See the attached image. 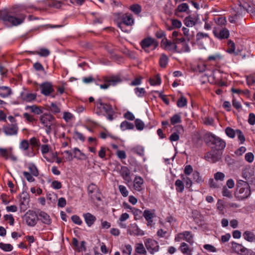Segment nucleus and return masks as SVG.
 Wrapping results in <instances>:
<instances>
[{"mask_svg":"<svg viewBox=\"0 0 255 255\" xmlns=\"http://www.w3.org/2000/svg\"><path fill=\"white\" fill-rule=\"evenodd\" d=\"M74 158L79 159H85L86 158L85 154L82 153L78 148L74 149Z\"/></svg>","mask_w":255,"mask_h":255,"instance_id":"473e14b6","label":"nucleus"},{"mask_svg":"<svg viewBox=\"0 0 255 255\" xmlns=\"http://www.w3.org/2000/svg\"><path fill=\"white\" fill-rule=\"evenodd\" d=\"M213 33L215 37L220 40L227 39L230 35L229 31L226 28H214Z\"/></svg>","mask_w":255,"mask_h":255,"instance_id":"9d476101","label":"nucleus"},{"mask_svg":"<svg viewBox=\"0 0 255 255\" xmlns=\"http://www.w3.org/2000/svg\"><path fill=\"white\" fill-rule=\"evenodd\" d=\"M120 173L123 179L127 183H129L131 181V177L130 176V170L127 166H122Z\"/></svg>","mask_w":255,"mask_h":255,"instance_id":"6ab92c4d","label":"nucleus"},{"mask_svg":"<svg viewBox=\"0 0 255 255\" xmlns=\"http://www.w3.org/2000/svg\"><path fill=\"white\" fill-rule=\"evenodd\" d=\"M25 15L20 14L18 17L11 15L6 10L0 11V18L5 23H8L12 25L16 26L22 23L25 19Z\"/></svg>","mask_w":255,"mask_h":255,"instance_id":"7ed1b4c3","label":"nucleus"},{"mask_svg":"<svg viewBox=\"0 0 255 255\" xmlns=\"http://www.w3.org/2000/svg\"><path fill=\"white\" fill-rule=\"evenodd\" d=\"M168 58L166 55L162 54L159 59V65L161 67L165 68L167 64Z\"/></svg>","mask_w":255,"mask_h":255,"instance_id":"a19ab883","label":"nucleus"},{"mask_svg":"<svg viewBox=\"0 0 255 255\" xmlns=\"http://www.w3.org/2000/svg\"><path fill=\"white\" fill-rule=\"evenodd\" d=\"M187 39L183 37H178L177 31H176V52H188L190 48L188 45Z\"/></svg>","mask_w":255,"mask_h":255,"instance_id":"423d86ee","label":"nucleus"},{"mask_svg":"<svg viewBox=\"0 0 255 255\" xmlns=\"http://www.w3.org/2000/svg\"><path fill=\"white\" fill-rule=\"evenodd\" d=\"M110 85L115 86L122 82V79L119 76H113L106 80Z\"/></svg>","mask_w":255,"mask_h":255,"instance_id":"bb28decb","label":"nucleus"},{"mask_svg":"<svg viewBox=\"0 0 255 255\" xmlns=\"http://www.w3.org/2000/svg\"><path fill=\"white\" fill-rule=\"evenodd\" d=\"M140 45L145 52H148L146 49L151 45H153V49H155L158 45V42L151 37H147L143 39L140 42Z\"/></svg>","mask_w":255,"mask_h":255,"instance_id":"9b49d317","label":"nucleus"},{"mask_svg":"<svg viewBox=\"0 0 255 255\" xmlns=\"http://www.w3.org/2000/svg\"><path fill=\"white\" fill-rule=\"evenodd\" d=\"M130 9L134 13L137 14L141 11V6L138 4H133L130 6Z\"/></svg>","mask_w":255,"mask_h":255,"instance_id":"bf43d9fd","label":"nucleus"},{"mask_svg":"<svg viewBox=\"0 0 255 255\" xmlns=\"http://www.w3.org/2000/svg\"><path fill=\"white\" fill-rule=\"evenodd\" d=\"M217 209L219 210V213L220 214H224V206L222 200L219 199L217 203Z\"/></svg>","mask_w":255,"mask_h":255,"instance_id":"c03bdc74","label":"nucleus"},{"mask_svg":"<svg viewBox=\"0 0 255 255\" xmlns=\"http://www.w3.org/2000/svg\"><path fill=\"white\" fill-rule=\"evenodd\" d=\"M134 92L137 95L138 97H142L144 95L145 93H146L145 90L143 88H135L134 89Z\"/></svg>","mask_w":255,"mask_h":255,"instance_id":"4d7b16f0","label":"nucleus"},{"mask_svg":"<svg viewBox=\"0 0 255 255\" xmlns=\"http://www.w3.org/2000/svg\"><path fill=\"white\" fill-rule=\"evenodd\" d=\"M207 144L211 149L222 152L226 147L225 140L213 133H210L207 138Z\"/></svg>","mask_w":255,"mask_h":255,"instance_id":"f03ea898","label":"nucleus"},{"mask_svg":"<svg viewBox=\"0 0 255 255\" xmlns=\"http://www.w3.org/2000/svg\"><path fill=\"white\" fill-rule=\"evenodd\" d=\"M149 82L151 85H159L161 83V79L159 75L157 74L154 78H150Z\"/></svg>","mask_w":255,"mask_h":255,"instance_id":"49530a36","label":"nucleus"},{"mask_svg":"<svg viewBox=\"0 0 255 255\" xmlns=\"http://www.w3.org/2000/svg\"><path fill=\"white\" fill-rule=\"evenodd\" d=\"M0 249L5 252H10L13 250V247L12 245L9 244L0 243Z\"/></svg>","mask_w":255,"mask_h":255,"instance_id":"de8ad7c7","label":"nucleus"},{"mask_svg":"<svg viewBox=\"0 0 255 255\" xmlns=\"http://www.w3.org/2000/svg\"><path fill=\"white\" fill-rule=\"evenodd\" d=\"M143 180L140 176H136L134 179L133 187L134 189L138 191H141L143 188Z\"/></svg>","mask_w":255,"mask_h":255,"instance_id":"b1692460","label":"nucleus"},{"mask_svg":"<svg viewBox=\"0 0 255 255\" xmlns=\"http://www.w3.org/2000/svg\"><path fill=\"white\" fill-rule=\"evenodd\" d=\"M184 23L187 27H192L197 23V19L191 16H188L184 19Z\"/></svg>","mask_w":255,"mask_h":255,"instance_id":"c85d7f7f","label":"nucleus"},{"mask_svg":"<svg viewBox=\"0 0 255 255\" xmlns=\"http://www.w3.org/2000/svg\"><path fill=\"white\" fill-rule=\"evenodd\" d=\"M188 9V5L186 3H182L179 4L177 8H176V12H185ZM176 15L177 14L176 13Z\"/></svg>","mask_w":255,"mask_h":255,"instance_id":"8fccbe9b","label":"nucleus"},{"mask_svg":"<svg viewBox=\"0 0 255 255\" xmlns=\"http://www.w3.org/2000/svg\"><path fill=\"white\" fill-rule=\"evenodd\" d=\"M119 190L124 197H127L128 194V192L126 187L123 185H119Z\"/></svg>","mask_w":255,"mask_h":255,"instance_id":"0e129e2a","label":"nucleus"},{"mask_svg":"<svg viewBox=\"0 0 255 255\" xmlns=\"http://www.w3.org/2000/svg\"><path fill=\"white\" fill-rule=\"evenodd\" d=\"M133 22L134 20L132 18L131 15H125L123 17L122 21L118 23V26L123 31L127 32L128 30L125 29V26L132 25Z\"/></svg>","mask_w":255,"mask_h":255,"instance_id":"ddd939ff","label":"nucleus"},{"mask_svg":"<svg viewBox=\"0 0 255 255\" xmlns=\"http://www.w3.org/2000/svg\"><path fill=\"white\" fill-rule=\"evenodd\" d=\"M248 123L252 126L255 125V114L254 113H250L248 120Z\"/></svg>","mask_w":255,"mask_h":255,"instance_id":"338daca9","label":"nucleus"},{"mask_svg":"<svg viewBox=\"0 0 255 255\" xmlns=\"http://www.w3.org/2000/svg\"><path fill=\"white\" fill-rule=\"evenodd\" d=\"M203 248L207 251L211 253H215L217 252L216 248L210 244H205L203 246Z\"/></svg>","mask_w":255,"mask_h":255,"instance_id":"052dcab7","label":"nucleus"},{"mask_svg":"<svg viewBox=\"0 0 255 255\" xmlns=\"http://www.w3.org/2000/svg\"><path fill=\"white\" fill-rule=\"evenodd\" d=\"M177 97L178 98L176 101V105L177 107L180 108H184L187 107L188 103L187 98L180 92L178 93Z\"/></svg>","mask_w":255,"mask_h":255,"instance_id":"f3484780","label":"nucleus"},{"mask_svg":"<svg viewBox=\"0 0 255 255\" xmlns=\"http://www.w3.org/2000/svg\"><path fill=\"white\" fill-rule=\"evenodd\" d=\"M128 231L130 235L133 234L135 236H142L144 235L143 232L138 227L135 223L129 225Z\"/></svg>","mask_w":255,"mask_h":255,"instance_id":"4be33fe9","label":"nucleus"},{"mask_svg":"<svg viewBox=\"0 0 255 255\" xmlns=\"http://www.w3.org/2000/svg\"><path fill=\"white\" fill-rule=\"evenodd\" d=\"M222 59V56L220 54H215L210 55L208 57L209 61H214L216 62H219Z\"/></svg>","mask_w":255,"mask_h":255,"instance_id":"3c124183","label":"nucleus"},{"mask_svg":"<svg viewBox=\"0 0 255 255\" xmlns=\"http://www.w3.org/2000/svg\"><path fill=\"white\" fill-rule=\"evenodd\" d=\"M135 125L136 128L138 130H142L144 128V123L142 121L139 119H136L135 121Z\"/></svg>","mask_w":255,"mask_h":255,"instance_id":"69168bd1","label":"nucleus"},{"mask_svg":"<svg viewBox=\"0 0 255 255\" xmlns=\"http://www.w3.org/2000/svg\"><path fill=\"white\" fill-rule=\"evenodd\" d=\"M28 169L33 176H38L39 175V171L35 164L33 163H30L28 166Z\"/></svg>","mask_w":255,"mask_h":255,"instance_id":"72a5a7b5","label":"nucleus"},{"mask_svg":"<svg viewBox=\"0 0 255 255\" xmlns=\"http://www.w3.org/2000/svg\"><path fill=\"white\" fill-rule=\"evenodd\" d=\"M2 130L6 135H15L18 133V127L16 124H8L3 127Z\"/></svg>","mask_w":255,"mask_h":255,"instance_id":"f8f14e48","label":"nucleus"},{"mask_svg":"<svg viewBox=\"0 0 255 255\" xmlns=\"http://www.w3.org/2000/svg\"><path fill=\"white\" fill-rule=\"evenodd\" d=\"M176 31L178 32V37H180V36L182 35V34L183 33L185 36L184 38L187 39V41L190 40V34L189 29L185 27H183L181 29H178V30H176Z\"/></svg>","mask_w":255,"mask_h":255,"instance_id":"7c9ffc66","label":"nucleus"},{"mask_svg":"<svg viewBox=\"0 0 255 255\" xmlns=\"http://www.w3.org/2000/svg\"><path fill=\"white\" fill-rule=\"evenodd\" d=\"M161 46L164 48L168 49H170V47L172 46L174 48L173 49H175L174 39H173V42H171L170 40H168L166 38L164 37L161 41Z\"/></svg>","mask_w":255,"mask_h":255,"instance_id":"cd10ccee","label":"nucleus"},{"mask_svg":"<svg viewBox=\"0 0 255 255\" xmlns=\"http://www.w3.org/2000/svg\"><path fill=\"white\" fill-rule=\"evenodd\" d=\"M41 89V93L45 96H49L54 91L52 85L51 83L44 82L40 85Z\"/></svg>","mask_w":255,"mask_h":255,"instance_id":"dca6fc26","label":"nucleus"},{"mask_svg":"<svg viewBox=\"0 0 255 255\" xmlns=\"http://www.w3.org/2000/svg\"><path fill=\"white\" fill-rule=\"evenodd\" d=\"M135 251L138 254H146V252L142 244H138L135 249Z\"/></svg>","mask_w":255,"mask_h":255,"instance_id":"864d4df0","label":"nucleus"},{"mask_svg":"<svg viewBox=\"0 0 255 255\" xmlns=\"http://www.w3.org/2000/svg\"><path fill=\"white\" fill-rule=\"evenodd\" d=\"M178 250L184 255H192L193 249L189 247L185 243L180 244Z\"/></svg>","mask_w":255,"mask_h":255,"instance_id":"412c9836","label":"nucleus"},{"mask_svg":"<svg viewBox=\"0 0 255 255\" xmlns=\"http://www.w3.org/2000/svg\"><path fill=\"white\" fill-rule=\"evenodd\" d=\"M223 72H221L218 69H214L209 77V81L212 83L217 84L221 87L227 86V82L223 78Z\"/></svg>","mask_w":255,"mask_h":255,"instance_id":"39448f33","label":"nucleus"},{"mask_svg":"<svg viewBox=\"0 0 255 255\" xmlns=\"http://www.w3.org/2000/svg\"><path fill=\"white\" fill-rule=\"evenodd\" d=\"M131 151L139 155V156H143L144 155V149L142 147L138 146L133 147L131 149Z\"/></svg>","mask_w":255,"mask_h":255,"instance_id":"09e8293b","label":"nucleus"},{"mask_svg":"<svg viewBox=\"0 0 255 255\" xmlns=\"http://www.w3.org/2000/svg\"><path fill=\"white\" fill-rule=\"evenodd\" d=\"M240 255H255V252L251 249H249L244 247Z\"/></svg>","mask_w":255,"mask_h":255,"instance_id":"13d9d810","label":"nucleus"},{"mask_svg":"<svg viewBox=\"0 0 255 255\" xmlns=\"http://www.w3.org/2000/svg\"><path fill=\"white\" fill-rule=\"evenodd\" d=\"M209 39L210 37L208 33L199 32L196 35V43L202 46H203L204 43L207 42Z\"/></svg>","mask_w":255,"mask_h":255,"instance_id":"2eb2a0df","label":"nucleus"},{"mask_svg":"<svg viewBox=\"0 0 255 255\" xmlns=\"http://www.w3.org/2000/svg\"><path fill=\"white\" fill-rule=\"evenodd\" d=\"M154 213L151 211L145 210L143 212V216L149 224L152 222V218L154 217Z\"/></svg>","mask_w":255,"mask_h":255,"instance_id":"2f4dec72","label":"nucleus"},{"mask_svg":"<svg viewBox=\"0 0 255 255\" xmlns=\"http://www.w3.org/2000/svg\"><path fill=\"white\" fill-rule=\"evenodd\" d=\"M237 129L235 130L231 127H227L225 129V133L227 135L232 138H233L235 137L236 135Z\"/></svg>","mask_w":255,"mask_h":255,"instance_id":"f704fd0d","label":"nucleus"},{"mask_svg":"<svg viewBox=\"0 0 255 255\" xmlns=\"http://www.w3.org/2000/svg\"><path fill=\"white\" fill-rule=\"evenodd\" d=\"M247 84L248 86L253 87L255 89V77L252 75L248 76L246 77Z\"/></svg>","mask_w":255,"mask_h":255,"instance_id":"e433bc0d","label":"nucleus"},{"mask_svg":"<svg viewBox=\"0 0 255 255\" xmlns=\"http://www.w3.org/2000/svg\"><path fill=\"white\" fill-rule=\"evenodd\" d=\"M251 194L250 186L248 182L243 180H239L237 183V189L235 193V197L238 200H244L247 199Z\"/></svg>","mask_w":255,"mask_h":255,"instance_id":"f257e3e1","label":"nucleus"},{"mask_svg":"<svg viewBox=\"0 0 255 255\" xmlns=\"http://www.w3.org/2000/svg\"><path fill=\"white\" fill-rule=\"evenodd\" d=\"M48 109L54 114L59 113L61 111L60 108L54 103H51L50 106L48 107Z\"/></svg>","mask_w":255,"mask_h":255,"instance_id":"c9c22d12","label":"nucleus"},{"mask_svg":"<svg viewBox=\"0 0 255 255\" xmlns=\"http://www.w3.org/2000/svg\"><path fill=\"white\" fill-rule=\"evenodd\" d=\"M23 176L27 179V180L30 182H32L35 181V179L33 177L32 175L29 172L27 171H24L23 172Z\"/></svg>","mask_w":255,"mask_h":255,"instance_id":"e2e57ef3","label":"nucleus"},{"mask_svg":"<svg viewBox=\"0 0 255 255\" xmlns=\"http://www.w3.org/2000/svg\"><path fill=\"white\" fill-rule=\"evenodd\" d=\"M12 93L11 89L7 86H0V96L2 98H5Z\"/></svg>","mask_w":255,"mask_h":255,"instance_id":"a878e982","label":"nucleus"},{"mask_svg":"<svg viewBox=\"0 0 255 255\" xmlns=\"http://www.w3.org/2000/svg\"><path fill=\"white\" fill-rule=\"evenodd\" d=\"M88 195L92 200L101 201V193L99 192L98 187L94 184H91L88 187Z\"/></svg>","mask_w":255,"mask_h":255,"instance_id":"1a4fd4ad","label":"nucleus"},{"mask_svg":"<svg viewBox=\"0 0 255 255\" xmlns=\"http://www.w3.org/2000/svg\"><path fill=\"white\" fill-rule=\"evenodd\" d=\"M147 250L151 253L153 254L158 251L159 246L158 243L155 240L147 239L145 242Z\"/></svg>","mask_w":255,"mask_h":255,"instance_id":"4468645a","label":"nucleus"},{"mask_svg":"<svg viewBox=\"0 0 255 255\" xmlns=\"http://www.w3.org/2000/svg\"><path fill=\"white\" fill-rule=\"evenodd\" d=\"M217 181L215 180L210 178L209 180V185L210 188H218L220 187L219 185L217 182Z\"/></svg>","mask_w":255,"mask_h":255,"instance_id":"680f3d73","label":"nucleus"},{"mask_svg":"<svg viewBox=\"0 0 255 255\" xmlns=\"http://www.w3.org/2000/svg\"><path fill=\"white\" fill-rule=\"evenodd\" d=\"M100 106H101V108L105 111L106 114L113 110L111 105L107 104L100 103Z\"/></svg>","mask_w":255,"mask_h":255,"instance_id":"5fc2aeb1","label":"nucleus"},{"mask_svg":"<svg viewBox=\"0 0 255 255\" xmlns=\"http://www.w3.org/2000/svg\"><path fill=\"white\" fill-rule=\"evenodd\" d=\"M26 109H29L31 110V112L34 113L37 115H39L42 113V110L36 106H27Z\"/></svg>","mask_w":255,"mask_h":255,"instance_id":"a18cd8bd","label":"nucleus"},{"mask_svg":"<svg viewBox=\"0 0 255 255\" xmlns=\"http://www.w3.org/2000/svg\"><path fill=\"white\" fill-rule=\"evenodd\" d=\"M83 217L86 224L89 227H91L96 220L95 216L89 213L84 214Z\"/></svg>","mask_w":255,"mask_h":255,"instance_id":"393cba45","label":"nucleus"},{"mask_svg":"<svg viewBox=\"0 0 255 255\" xmlns=\"http://www.w3.org/2000/svg\"><path fill=\"white\" fill-rule=\"evenodd\" d=\"M27 225L29 226H34L39 220L37 214L33 211L29 210L24 216Z\"/></svg>","mask_w":255,"mask_h":255,"instance_id":"6e6552de","label":"nucleus"},{"mask_svg":"<svg viewBox=\"0 0 255 255\" xmlns=\"http://www.w3.org/2000/svg\"><path fill=\"white\" fill-rule=\"evenodd\" d=\"M40 121L46 128V132L50 134L51 131L55 128V118L52 115L45 113L40 117Z\"/></svg>","mask_w":255,"mask_h":255,"instance_id":"20e7f679","label":"nucleus"},{"mask_svg":"<svg viewBox=\"0 0 255 255\" xmlns=\"http://www.w3.org/2000/svg\"><path fill=\"white\" fill-rule=\"evenodd\" d=\"M33 53L37 54L40 56L42 57H47L50 54V51L48 49L46 48H41L40 51L33 52Z\"/></svg>","mask_w":255,"mask_h":255,"instance_id":"ea45409f","label":"nucleus"},{"mask_svg":"<svg viewBox=\"0 0 255 255\" xmlns=\"http://www.w3.org/2000/svg\"><path fill=\"white\" fill-rule=\"evenodd\" d=\"M243 237L245 240L249 242H253L255 241V235L250 231H246L243 233Z\"/></svg>","mask_w":255,"mask_h":255,"instance_id":"c756f323","label":"nucleus"},{"mask_svg":"<svg viewBox=\"0 0 255 255\" xmlns=\"http://www.w3.org/2000/svg\"><path fill=\"white\" fill-rule=\"evenodd\" d=\"M178 238L185 240L191 245H192L194 243L193 236L192 235L191 233L189 231H185L182 233L178 234Z\"/></svg>","mask_w":255,"mask_h":255,"instance_id":"a211bd4d","label":"nucleus"},{"mask_svg":"<svg viewBox=\"0 0 255 255\" xmlns=\"http://www.w3.org/2000/svg\"><path fill=\"white\" fill-rule=\"evenodd\" d=\"M228 48L227 50V51L230 53H233L235 52V43L232 41L231 40H229L227 42Z\"/></svg>","mask_w":255,"mask_h":255,"instance_id":"79ce46f5","label":"nucleus"},{"mask_svg":"<svg viewBox=\"0 0 255 255\" xmlns=\"http://www.w3.org/2000/svg\"><path fill=\"white\" fill-rule=\"evenodd\" d=\"M231 249L232 252L238 255L241 254L242 251L243 250V248H244V246H243L242 244H239L234 241L231 242Z\"/></svg>","mask_w":255,"mask_h":255,"instance_id":"5701e85b","label":"nucleus"},{"mask_svg":"<svg viewBox=\"0 0 255 255\" xmlns=\"http://www.w3.org/2000/svg\"><path fill=\"white\" fill-rule=\"evenodd\" d=\"M236 134L238 136V139L239 141H240V144H243L246 140L245 136L243 133V132L241 130L239 129H237L236 131Z\"/></svg>","mask_w":255,"mask_h":255,"instance_id":"58836bf2","label":"nucleus"},{"mask_svg":"<svg viewBox=\"0 0 255 255\" xmlns=\"http://www.w3.org/2000/svg\"><path fill=\"white\" fill-rule=\"evenodd\" d=\"M184 185L182 181L176 180V190L180 192H182L184 190Z\"/></svg>","mask_w":255,"mask_h":255,"instance_id":"6e6d98bb","label":"nucleus"},{"mask_svg":"<svg viewBox=\"0 0 255 255\" xmlns=\"http://www.w3.org/2000/svg\"><path fill=\"white\" fill-rule=\"evenodd\" d=\"M222 152L211 149L205 153L204 159L210 163H216L219 161L222 157Z\"/></svg>","mask_w":255,"mask_h":255,"instance_id":"0eeeda50","label":"nucleus"},{"mask_svg":"<svg viewBox=\"0 0 255 255\" xmlns=\"http://www.w3.org/2000/svg\"><path fill=\"white\" fill-rule=\"evenodd\" d=\"M132 251V248L130 245H127L125 246V249L123 251L124 255H130Z\"/></svg>","mask_w":255,"mask_h":255,"instance_id":"774afa93","label":"nucleus"},{"mask_svg":"<svg viewBox=\"0 0 255 255\" xmlns=\"http://www.w3.org/2000/svg\"><path fill=\"white\" fill-rule=\"evenodd\" d=\"M225 175L221 172H217L214 175V179L216 181H223L224 180Z\"/></svg>","mask_w":255,"mask_h":255,"instance_id":"603ef678","label":"nucleus"},{"mask_svg":"<svg viewBox=\"0 0 255 255\" xmlns=\"http://www.w3.org/2000/svg\"><path fill=\"white\" fill-rule=\"evenodd\" d=\"M38 217L39 220L46 225H50L51 224V219L50 216L44 211L38 212Z\"/></svg>","mask_w":255,"mask_h":255,"instance_id":"aec40b11","label":"nucleus"},{"mask_svg":"<svg viewBox=\"0 0 255 255\" xmlns=\"http://www.w3.org/2000/svg\"><path fill=\"white\" fill-rule=\"evenodd\" d=\"M120 127L123 130H126L127 129H131L133 128L134 125L133 124L128 123L127 121H124L121 124Z\"/></svg>","mask_w":255,"mask_h":255,"instance_id":"4c0bfd02","label":"nucleus"},{"mask_svg":"<svg viewBox=\"0 0 255 255\" xmlns=\"http://www.w3.org/2000/svg\"><path fill=\"white\" fill-rule=\"evenodd\" d=\"M193 178L198 183H202L203 182L204 180L200 176V173L198 171H194L193 173Z\"/></svg>","mask_w":255,"mask_h":255,"instance_id":"37998d69","label":"nucleus"}]
</instances>
